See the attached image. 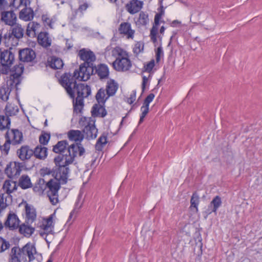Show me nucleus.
Returning a JSON list of instances; mask_svg holds the SVG:
<instances>
[{
    "instance_id": "nucleus-26",
    "label": "nucleus",
    "mask_w": 262,
    "mask_h": 262,
    "mask_svg": "<svg viewBox=\"0 0 262 262\" xmlns=\"http://www.w3.org/2000/svg\"><path fill=\"white\" fill-rule=\"evenodd\" d=\"M16 16L12 11H6L2 14V20L8 25L14 26L16 24Z\"/></svg>"
},
{
    "instance_id": "nucleus-3",
    "label": "nucleus",
    "mask_w": 262,
    "mask_h": 262,
    "mask_svg": "<svg viewBox=\"0 0 262 262\" xmlns=\"http://www.w3.org/2000/svg\"><path fill=\"white\" fill-rule=\"evenodd\" d=\"M74 95L71 97L73 99L74 111L80 113L84 106L83 99L91 93V87L84 83L76 84L73 89Z\"/></svg>"
},
{
    "instance_id": "nucleus-40",
    "label": "nucleus",
    "mask_w": 262,
    "mask_h": 262,
    "mask_svg": "<svg viewBox=\"0 0 262 262\" xmlns=\"http://www.w3.org/2000/svg\"><path fill=\"white\" fill-rule=\"evenodd\" d=\"M41 19L43 25L47 29H53V26L55 23V20L53 18L50 17L48 14H43L41 16Z\"/></svg>"
},
{
    "instance_id": "nucleus-27",
    "label": "nucleus",
    "mask_w": 262,
    "mask_h": 262,
    "mask_svg": "<svg viewBox=\"0 0 262 262\" xmlns=\"http://www.w3.org/2000/svg\"><path fill=\"white\" fill-rule=\"evenodd\" d=\"M24 29L20 25H16L12 29V33L9 35L8 38V41H11V39L14 38H16V41H18V39L23 37Z\"/></svg>"
},
{
    "instance_id": "nucleus-63",
    "label": "nucleus",
    "mask_w": 262,
    "mask_h": 262,
    "mask_svg": "<svg viewBox=\"0 0 262 262\" xmlns=\"http://www.w3.org/2000/svg\"><path fill=\"white\" fill-rule=\"evenodd\" d=\"M7 4V2L5 0H0V7H2L3 6L6 5Z\"/></svg>"
},
{
    "instance_id": "nucleus-47",
    "label": "nucleus",
    "mask_w": 262,
    "mask_h": 262,
    "mask_svg": "<svg viewBox=\"0 0 262 262\" xmlns=\"http://www.w3.org/2000/svg\"><path fill=\"white\" fill-rule=\"evenodd\" d=\"M24 70V66L21 63L15 66L12 69V73L14 75L18 77L23 73Z\"/></svg>"
},
{
    "instance_id": "nucleus-23",
    "label": "nucleus",
    "mask_w": 262,
    "mask_h": 262,
    "mask_svg": "<svg viewBox=\"0 0 262 262\" xmlns=\"http://www.w3.org/2000/svg\"><path fill=\"white\" fill-rule=\"evenodd\" d=\"M37 41L39 45L47 48L51 46L52 39L48 32H41L37 36Z\"/></svg>"
},
{
    "instance_id": "nucleus-43",
    "label": "nucleus",
    "mask_w": 262,
    "mask_h": 262,
    "mask_svg": "<svg viewBox=\"0 0 262 262\" xmlns=\"http://www.w3.org/2000/svg\"><path fill=\"white\" fill-rule=\"evenodd\" d=\"M26 213L28 221L33 222L35 219L36 215L35 210L28 205L26 206Z\"/></svg>"
},
{
    "instance_id": "nucleus-62",
    "label": "nucleus",
    "mask_w": 262,
    "mask_h": 262,
    "mask_svg": "<svg viewBox=\"0 0 262 262\" xmlns=\"http://www.w3.org/2000/svg\"><path fill=\"white\" fill-rule=\"evenodd\" d=\"M145 117V116L144 115H143L141 114V116H140V120H139V124H141L144 120V118Z\"/></svg>"
},
{
    "instance_id": "nucleus-5",
    "label": "nucleus",
    "mask_w": 262,
    "mask_h": 262,
    "mask_svg": "<svg viewBox=\"0 0 262 262\" xmlns=\"http://www.w3.org/2000/svg\"><path fill=\"white\" fill-rule=\"evenodd\" d=\"M105 89H100L96 95V99L99 103L104 104L110 97L114 96L119 88L118 83L114 79L107 81Z\"/></svg>"
},
{
    "instance_id": "nucleus-2",
    "label": "nucleus",
    "mask_w": 262,
    "mask_h": 262,
    "mask_svg": "<svg viewBox=\"0 0 262 262\" xmlns=\"http://www.w3.org/2000/svg\"><path fill=\"white\" fill-rule=\"evenodd\" d=\"M37 251L35 246L28 243L21 248L14 247L9 254V262H31L35 259Z\"/></svg>"
},
{
    "instance_id": "nucleus-29",
    "label": "nucleus",
    "mask_w": 262,
    "mask_h": 262,
    "mask_svg": "<svg viewBox=\"0 0 262 262\" xmlns=\"http://www.w3.org/2000/svg\"><path fill=\"white\" fill-rule=\"evenodd\" d=\"M12 202V196L4 193H0V212L6 209Z\"/></svg>"
},
{
    "instance_id": "nucleus-34",
    "label": "nucleus",
    "mask_w": 262,
    "mask_h": 262,
    "mask_svg": "<svg viewBox=\"0 0 262 262\" xmlns=\"http://www.w3.org/2000/svg\"><path fill=\"white\" fill-rule=\"evenodd\" d=\"M33 155L39 159L43 160L48 155V148L41 145H37L33 150Z\"/></svg>"
},
{
    "instance_id": "nucleus-10",
    "label": "nucleus",
    "mask_w": 262,
    "mask_h": 262,
    "mask_svg": "<svg viewBox=\"0 0 262 262\" xmlns=\"http://www.w3.org/2000/svg\"><path fill=\"white\" fill-rule=\"evenodd\" d=\"M94 68L91 66L81 64L78 69L75 70L74 72V77L79 81H86L90 79L93 74Z\"/></svg>"
},
{
    "instance_id": "nucleus-9",
    "label": "nucleus",
    "mask_w": 262,
    "mask_h": 262,
    "mask_svg": "<svg viewBox=\"0 0 262 262\" xmlns=\"http://www.w3.org/2000/svg\"><path fill=\"white\" fill-rule=\"evenodd\" d=\"M76 80L77 79L74 78V74L72 75L68 73L63 74L59 80V83L65 88L70 97H73V89L77 84Z\"/></svg>"
},
{
    "instance_id": "nucleus-33",
    "label": "nucleus",
    "mask_w": 262,
    "mask_h": 262,
    "mask_svg": "<svg viewBox=\"0 0 262 262\" xmlns=\"http://www.w3.org/2000/svg\"><path fill=\"white\" fill-rule=\"evenodd\" d=\"M23 189L31 188L33 186L30 178L27 174H23L18 180V185Z\"/></svg>"
},
{
    "instance_id": "nucleus-48",
    "label": "nucleus",
    "mask_w": 262,
    "mask_h": 262,
    "mask_svg": "<svg viewBox=\"0 0 262 262\" xmlns=\"http://www.w3.org/2000/svg\"><path fill=\"white\" fill-rule=\"evenodd\" d=\"M10 246L9 242L0 236V253L9 249Z\"/></svg>"
},
{
    "instance_id": "nucleus-37",
    "label": "nucleus",
    "mask_w": 262,
    "mask_h": 262,
    "mask_svg": "<svg viewBox=\"0 0 262 262\" xmlns=\"http://www.w3.org/2000/svg\"><path fill=\"white\" fill-rule=\"evenodd\" d=\"M106 111L104 107L101 105L95 104L93 106L92 111V116L95 117H104L106 115Z\"/></svg>"
},
{
    "instance_id": "nucleus-16",
    "label": "nucleus",
    "mask_w": 262,
    "mask_h": 262,
    "mask_svg": "<svg viewBox=\"0 0 262 262\" xmlns=\"http://www.w3.org/2000/svg\"><path fill=\"white\" fill-rule=\"evenodd\" d=\"M164 10H162L160 11L155 16L154 24L150 32V39L154 43L157 41V34L158 31V26L160 24V21L162 19V16L164 15Z\"/></svg>"
},
{
    "instance_id": "nucleus-54",
    "label": "nucleus",
    "mask_w": 262,
    "mask_h": 262,
    "mask_svg": "<svg viewBox=\"0 0 262 262\" xmlns=\"http://www.w3.org/2000/svg\"><path fill=\"white\" fill-rule=\"evenodd\" d=\"M163 56V52L161 47H159L156 52V60L157 62H159L160 60L161 56Z\"/></svg>"
},
{
    "instance_id": "nucleus-25",
    "label": "nucleus",
    "mask_w": 262,
    "mask_h": 262,
    "mask_svg": "<svg viewBox=\"0 0 262 262\" xmlns=\"http://www.w3.org/2000/svg\"><path fill=\"white\" fill-rule=\"evenodd\" d=\"M17 185L15 181L11 180H7L4 181L2 190L4 193H6L8 195H11V193L15 192L17 189Z\"/></svg>"
},
{
    "instance_id": "nucleus-20",
    "label": "nucleus",
    "mask_w": 262,
    "mask_h": 262,
    "mask_svg": "<svg viewBox=\"0 0 262 262\" xmlns=\"http://www.w3.org/2000/svg\"><path fill=\"white\" fill-rule=\"evenodd\" d=\"M72 144L69 145L67 140L58 141L53 147V151L55 153L59 154V155H69V148Z\"/></svg>"
},
{
    "instance_id": "nucleus-59",
    "label": "nucleus",
    "mask_w": 262,
    "mask_h": 262,
    "mask_svg": "<svg viewBox=\"0 0 262 262\" xmlns=\"http://www.w3.org/2000/svg\"><path fill=\"white\" fill-rule=\"evenodd\" d=\"M148 82V78L145 76L142 77V90L144 92L145 89L146 84Z\"/></svg>"
},
{
    "instance_id": "nucleus-28",
    "label": "nucleus",
    "mask_w": 262,
    "mask_h": 262,
    "mask_svg": "<svg viewBox=\"0 0 262 262\" xmlns=\"http://www.w3.org/2000/svg\"><path fill=\"white\" fill-rule=\"evenodd\" d=\"M222 200L219 195L215 196L210 202L207 210L208 214H211L212 212L216 213L218 208L222 205Z\"/></svg>"
},
{
    "instance_id": "nucleus-61",
    "label": "nucleus",
    "mask_w": 262,
    "mask_h": 262,
    "mask_svg": "<svg viewBox=\"0 0 262 262\" xmlns=\"http://www.w3.org/2000/svg\"><path fill=\"white\" fill-rule=\"evenodd\" d=\"M180 24H181V22L179 21V20H174L172 21V23H171V26L172 27H176L177 26V25H179Z\"/></svg>"
},
{
    "instance_id": "nucleus-64",
    "label": "nucleus",
    "mask_w": 262,
    "mask_h": 262,
    "mask_svg": "<svg viewBox=\"0 0 262 262\" xmlns=\"http://www.w3.org/2000/svg\"><path fill=\"white\" fill-rule=\"evenodd\" d=\"M165 28L164 26H162L160 29V32L162 34L164 32Z\"/></svg>"
},
{
    "instance_id": "nucleus-13",
    "label": "nucleus",
    "mask_w": 262,
    "mask_h": 262,
    "mask_svg": "<svg viewBox=\"0 0 262 262\" xmlns=\"http://www.w3.org/2000/svg\"><path fill=\"white\" fill-rule=\"evenodd\" d=\"M54 214H51L48 218L44 219L42 222L41 225L40 226V230L39 234L40 236L43 237L53 232L54 223L53 216Z\"/></svg>"
},
{
    "instance_id": "nucleus-60",
    "label": "nucleus",
    "mask_w": 262,
    "mask_h": 262,
    "mask_svg": "<svg viewBox=\"0 0 262 262\" xmlns=\"http://www.w3.org/2000/svg\"><path fill=\"white\" fill-rule=\"evenodd\" d=\"M73 43L69 41V40H67L66 43V47L67 48V49L69 50L71 49L73 47Z\"/></svg>"
},
{
    "instance_id": "nucleus-51",
    "label": "nucleus",
    "mask_w": 262,
    "mask_h": 262,
    "mask_svg": "<svg viewBox=\"0 0 262 262\" xmlns=\"http://www.w3.org/2000/svg\"><path fill=\"white\" fill-rule=\"evenodd\" d=\"M50 139V134L43 133L39 136V141L41 144L45 145H47Z\"/></svg>"
},
{
    "instance_id": "nucleus-50",
    "label": "nucleus",
    "mask_w": 262,
    "mask_h": 262,
    "mask_svg": "<svg viewBox=\"0 0 262 262\" xmlns=\"http://www.w3.org/2000/svg\"><path fill=\"white\" fill-rule=\"evenodd\" d=\"M11 144V142L8 139H6L5 143L4 144V145L2 146L0 145V150L2 154L6 155L8 154Z\"/></svg>"
},
{
    "instance_id": "nucleus-55",
    "label": "nucleus",
    "mask_w": 262,
    "mask_h": 262,
    "mask_svg": "<svg viewBox=\"0 0 262 262\" xmlns=\"http://www.w3.org/2000/svg\"><path fill=\"white\" fill-rule=\"evenodd\" d=\"M155 66L154 60H151L144 66L145 70L147 72H150Z\"/></svg>"
},
{
    "instance_id": "nucleus-30",
    "label": "nucleus",
    "mask_w": 262,
    "mask_h": 262,
    "mask_svg": "<svg viewBox=\"0 0 262 262\" xmlns=\"http://www.w3.org/2000/svg\"><path fill=\"white\" fill-rule=\"evenodd\" d=\"M94 68L96 69V72L100 79H105L107 78L109 76V69L107 65L105 64H100L96 67L94 66Z\"/></svg>"
},
{
    "instance_id": "nucleus-46",
    "label": "nucleus",
    "mask_w": 262,
    "mask_h": 262,
    "mask_svg": "<svg viewBox=\"0 0 262 262\" xmlns=\"http://www.w3.org/2000/svg\"><path fill=\"white\" fill-rule=\"evenodd\" d=\"M79 6L78 8L76 10V13L80 12L81 14L85 11L89 7V4L88 3L84 0H78Z\"/></svg>"
},
{
    "instance_id": "nucleus-4",
    "label": "nucleus",
    "mask_w": 262,
    "mask_h": 262,
    "mask_svg": "<svg viewBox=\"0 0 262 262\" xmlns=\"http://www.w3.org/2000/svg\"><path fill=\"white\" fill-rule=\"evenodd\" d=\"M32 0H12L10 5L16 9L21 8L19 14L20 19L25 21H30L34 18V13L30 7Z\"/></svg>"
},
{
    "instance_id": "nucleus-32",
    "label": "nucleus",
    "mask_w": 262,
    "mask_h": 262,
    "mask_svg": "<svg viewBox=\"0 0 262 262\" xmlns=\"http://www.w3.org/2000/svg\"><path fill=\"white\" fill-rule=\"evenodd\" d=\"M108 133L104 132L98 139L95 144V149L98 151H102L104 147L107 143Z\"/></svg>"
},
{
    "instance_id": "nucleus-14",
    "label": "nucleus",
    "mask_w": 262,
    "mask_h": 262,
    "mask_svg": "<svg viewBox=\"0 0 262 262\" xmlns=\"http://www.w3.org/2000/svg\"><path fill=\"white\" fill-rule=\"evenodd\" d=\"M129 56L122 59H115L112 63L113 68L118 72H126L132 67Z\"/></svg>"
},
{
    "instance_id": "nucleus-6",
    "label": "nucleus",
    "mask_w": 262,
    "mask_h": 262,
    "mask_svg": "<svg viewBox=\"0 0 262 262\" xmlns=\"http://www.w3.org/2000/svg\"><path fill=\"white\" fill-rule=\"evenodd\" d=\"M95 120L91 117H81L79 124L84 126L82 130L83 134L84 135L86 139L88 140L95 139L98 133V129L95 125Z\"/></svg>"
},
{
    "instance_id": "nucleus-45",
    "label": "nucleus",
    "mask_w": 262,
    "mask_h": 262,
    "mask_svg": "<svg viewBox=\"0 0 262 262\" xmlns=\"http://www.w3.org/2000/svg\"><path fill=\"white\" fill-rule=\"evenodd\" d=\"M10 91L8 88L2 87L0 88V98L1 99L6 101L9 98Z\"/></svg>"
},
{
    "instance_id": "nucleus-24",
    "label": "nucleus",
    "mask_w": 262,
    "mask_h": 262,
    "mask_svg": "<svg viewBox=\"0 0 262 262\" xmlns=\"http://www.w3.org/2000/svg\"><path fill=\"white\" fill-rule=\"evenodd\" d=\"M17 154L21 160L25 161L30 159L33 155V150L29 146L24 145L17 150Z\"/></svg>"
},
{
    "instance_id": "nucleus-53",
    "label": "nucleus",
    "mask_w": 262,
    "mask_h": 262,
    "mask_svg": "<svg viewBox=\"0 0 262 262\" xmlns=\"http://www.w3.org/2000/svg\"><path fill=\"white\" fill-rule=\"evenodd\" d=\"M40 174L42 176L52 174L53 177V168L51 169L48 167H44L40 169Z\"/></svg>"
},
{
    "instance_id": "nucleus-56",
    "label": "nucleus",
    "mask_w": 262,
    "mask_h": 262,
    "mask_svg": "<svg viewBox=\"0 0 262 262\" xmlns=\"http://www.w3.org/2000/svg\"><path fill=\"white\" fill-rule=\"evenodd\" d=\"M155 98V95L153 93L149 94L145 99L144 104L149 105V103L153 100Z\"/></svg>"
},
{
    "instance_id": "nucleus-11",
    "label": "nucleus",
    "mask_w": 262,
    "mask_h": 262,
    "mask_svg": "<svg viewBox=\"0 0 262 262\" xmlns=\"http://www.w3.org/2000/svg\"><path fill=\"white\" fill-rule=\"evenodd\" d=\"M78 55L81 60L84 61L83 64L94 68V62L96 58L93 51L88 49L83 48L79 51Z\"/></svg>"
},
{
    "instance_id": "nucleus-36",
    "label": "nucleus",
    "mask_w": 262,
    "mask_h": 262,
    "mask_svg": "<svg viewBox=\"0 0 262 262\" xmlns=\"http://www.w3.org/2000/svg\"><path fill=\"white\" fill-rule=\"evenodd\" d=\"M46 186L47 184L45 185L44 180L39 179L35 183L33 188V190L37 194L40 195L43 194Z\"/></svg>"
},
{
    "instance_id": "nucleus-35",
    "label": "nucleus",
    "mask_w": 262,
    "mask_h": 262,
    "mask_svg": "<svg viewBox=\"0 0 262 262\" xmlns=\"http://www.w3.org/2000/svg\"><path fill=\"white\" fill-rule=\"evenodd\" d=\"M40 27L39 24L34 22L31 21L28 24L26 34L27 35L31 37H34L36 36V32Z\"/></svg>"
},
{
    "instance_id": "nucleus-41",
    "label": "nucleus",
    "mask_w": 262,
    "mask_h": 262,
    "mask_svg": "<svg viewBox=\"0 0 262 262\" xmlns=\"http://www.w3.org/2000/svg\"><path fill=\"white\" fill-rule=\"evenodd\" d=\"M149 22L148 15L144 12H141L137 21V24L140 26H146Z\"/></svg>"
},
{
    "instance_id": "nucleus-8",
    "label": "nucleus",
    "mask_w": 262,
    "mask_h": 262,
    "mask_svg": "<svg viewBox=\"0 0 262 262\" xmlns=\"http://www.w3.org/2000/svg\"><path fill=\"white\" fill-rule=\"evenodd\" d=\"M48 190L47 192L50 203L53 205H56L59 203L58 190L60 188V183L51 179L47 183Z\"/></svg>"
},
{
    "instance_id": "nucleus-44",
    "label": "nucleus",
    "mask_w": 262,
    "mask_h": 262,
    "mask_svg": "<svg viewBox=\"0 0 262 262\" xmlns=\"http://www.w3.org/2000/svg\"><path fill=\"white\" fill-rule=\"evenodd\" d=\"M5 110L6 113L10 116L15 115L18 112V107L12 104H7Z\"/></svg>"
},
{
    "instance_id": "nucleus-19",
    "label": "nucleus",
    "mask_w": 262,
    "mask_h": 262,
    "mask_svg": "<svg viewBox=\"0 0 262 262\" xmlns=\"http://www.w3.org/2000/svg\"><path fill=\"white\" fill-rule=\"evenodd\" d=\"M36 57L35 52L31 49L26 48L20 50L19 52V58L23 62H31Z\"/></svg>"
},
{
    "instance_id": "nucleus-7",
    "label": "nucleus",
    "mask_w": 262,
    "mask_h": 262,
    "mask_svg": "<svg viewBox=\"0 0 262 262\" xmlns=\"http://www.w3.org/2000/svg\"><path fill=\"white\" fill-rule=\"evenodd\" d=\"M14 59V54L10 50H4L1 53V70L3 74H7L11 71L10 67Z\"/></svg>"
},
{
    "instance_id": "nucleus-39",
    "label": "nucleus",
    "mask_w": 262,
    "mask_h": 262,
    "mask_svg": "<svg viewBox=\"0 0 262 262\" xmlns=\"http://www.w3.org/2000/svg\"><path fill=\"white\" fill-rule=\"evenodd\" d=\"M63 62L60 58L55 56L51 58L49 63L50 67L54 69H60L63 67Z\"/></svg>"
},
{
    "instance_id": "nucleus-12",
    "label": "nucleus",
    "mask_w": 262,
    "mask_h": 262,
    "mask_svg": "<svg viewBox=\"0 0 262 262\" xmlns=\"http://www.w3.org/2000/svg\"><path fill=\"white\" fill-rule=\"evenodd\" d=\"M22 167L21 163L11 162L7 164L5 169V172L9 178L16 179L20 175Z\"/></svg>"
},
{
    "instance_id": "nucleus-58",
    "label": "nucleus",
    "mask_w": 262,
    "mask_h": 262,
    "mask_svg": "<svg viewBox=\"0 0 262 262\" xmlns=\"http://www.w3.org/2000/svg\"><path fill=\"white\" fill-rule=\"evenodd\" d=\"M141 110L142 111L141 114L146 116L149 111V105L143 104V106L141 107Z\"/></svg>"
},
{
    "instance_id": "nucleus-18",
    "label": "nucleus",
    "mask_w": 262,
    "mask_h": 262,
    "mask_svg": "<svg viewBox=\"0 0 262 262\" xmlns=\"http://www.w3.org/2000/svg\"><path fill=\"white\" fill-rule=\"evenodd\" d=\"M143 1L140 0H131L125 5L126 11L130 14L139 12L143 8Z\"/></svg>"
},
{
    "instance_id": "nucleus-17",
    "label": "nucleus",
    "mask_w": 262,
    "mask_h": 262,
    "mask_svg": "<svg viewBox=\"0 0 262 262\" xmlns=\"http://www.w3.org/2000/svg\"><path fill=\"white\" fill-rule=\"evenodd\" d=\"M5 137L8 139L12 145L20 144L23 140V134L17 129L8 130L6 134Z\"/></svg>"
},
{
    "instance_id": "nucleus-38",
    "label": "nucleus",
    "mask_w": 262,
    "mask_h": 262,
    "mask_svg": "<svg viewBox=\"0 0 262 262\" xmlns=\"http://www.w3.org/2000/svg\"><path fill=\"white\" fill-rule=\"evenodd\" d=\"M35 229L28 225L23 224L19 226V231L26 237L30 236L34 232Z\"/></svg>"
},
{
    "instance_id": "nucleus-1",
    "label": "nucleus",
    "mask_w": 262,
    "mask_h": 262,
    "mask_svg": "<svg viewBox=\"0 0 262 262\" xmlns=\"http://www.w3.org/2000/svg\"><path fill=\"white\" fill-rule=\"evenodd\" d=\"M68 152L69 155H58L54 159L55 166L53 168V177L60 185L67 183L70 172L68 166L74 162L78 154L79 156H82L85 149L81 146L72 144Z\"/></svg>"
},
{
    "instance_id": "nucleus-52",
    "label": "nucleus",
    "mask_w": 262,
    "mask_h": 262,
    "mask_svg": "<svg viewBox=\"0 0 262 262\" xmlns=\"http://www.w3.org/2000/svg\"><path fill=\"white\" fill-rule=\"evenodd\" d=\"M143 48L144 45L143 43L141 42H137L135 45L134 48L133 49L134 53L136 54H138L143 50Z\"/></svg>"
},
{
    "instance_id": "nucleus-42",
    "label": "nucleus",
    "mask_w": 262,
    "mask_h": 262,
    "mask_svg": "<svg viewBox=\"0 0 262 262\" xmlns=\"http://www.w3.org/2000/svg\"><path fill=\"white\" fill-rule=\"evenodd\" d=\"M10 123V119L8 116L0 115V130L8 128Z\"/></svg>"
},
{
    "instance_id": "nucleus-22",
    "label": "nucleus",
    "mask_w": 262,
    "mask_h": 262,
    "mask_svg": "<svg viewBox=\"0 0 262 262\" xmlns=\"http://www.w3.org/2000/svg\"><path fill=\"white\" fill-rule=\"evenodd\" d=\"M67 135L70 140L76 142V144L73 143V144L78 145L83 148L80 142L84 138V135L81 131L79 130H70L68 132Z\"/></svg>"
},
{
    "instance_id": "nucleus-49",
    "label": "nucleus",
    "mask_w": 262,
    "mask_h": 262,
    "mask_svg": "<svg viewBox=\"0 0 262 262\" xmlns=\"http://www.w3.org/2000/svg\"><path fill=\"white\" fill-rule=\"evenodd\" d=\"M199 203V197L196 193H193L190 200V207H194L198 211V206Z\"/></svg>"
},
{
    "instance_id": "nucleus-57",
    "label": "nucleus",
    "mask_w": 262,
    "mask_h": 262,
    "mask_svg": "<svg viewBox=\"0 0 262 262\" xmlns=\"http://www.w3.org/2000/svg\"><path fill=\"white\" fill-rule=\"evenodd\" d=\"M136 93L135 91H133L130 94L129 97L127 99V102L130 104L133 103L136 100Z\"/></svg>"
},
{
    "instance_id": "nucleus-21",
    "label": "nucleus",
    "mask_w": 262,
    "mask_h": 262,
    "mask_svg": "<svg viewBox=\"0 0 262 262\" xmlns=\"http://www.w3.org/2000/svg\"><path fill=\"white\" fill-rule=\"evenodd\" d=\"M19 220L17 215L13 212H10L7 216V219L4 225L6 227L13 230L19 227Z\"/></svg>"
},
{
    "instance_id": "nucleus-31",
    "label": "nucleus",
    "mask_w": 262,
    "mask_h": 262,
    "mask_svg": "<svg viewBox=\"0 0 262 262\" xmlns=\"http://www.w3.org/2000/svg\"><path fill=\"white\" fill-rule=\"evenodd\" d=\"M112 56L115 59H122L129 56L128 52L120 47H116L111 51Z\"/></svg>"
},
{
    "instance_id": "nucleus-15",
    "label": "nucleus",
    "mask_w": 262,
    "mask_h": 262,
    "mask_svg": "<svg viewBox=\"0 0 262 262\" xmlns=\"http://www.w3.org/2000/svg\"><path fill=\"white\" fill-rule=\"evenodd\" d=\"M118 30L120 35L125 36L127 39H133L134 38L135 30L132 29L131 24L128 21L121 23Z\"/></svg>"
}]
</instances>
